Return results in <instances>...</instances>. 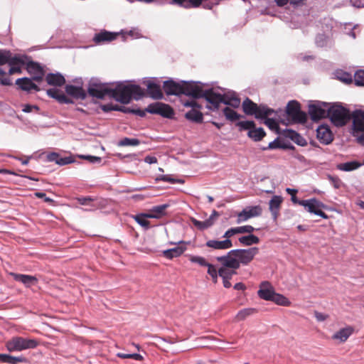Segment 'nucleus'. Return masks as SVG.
Listing matches in <instances>:
<instances>
[{"mask_svg":"<svg viewBox=\"0 0 364 364\" xmlns=\"http://www.w3.org/2000/svg\"><path fill=\"white\" fill-rule=\"evenodd\" d=\"M144 96V90L136 85L118 84L111 89V97L122 104L129 103L132 97L137 100Z\"/></svg>","mask_w":364,"mask_h":364,"instance_id":"f257e3e1","label":"nucleus"},{"mask_svg":"<svg viewBox=\"0 0 364 364\" xmlns=\"http://www.w3.org/2000/svg\"><path fill=\"white\" fill-rule=\"evenodd\" d=\"M146 112L151 114H159L164 117L169 119L172 118L174 115L173 109L170 105L159 102L149 105L145 110L132 109L131 111V112L141 117L145 116Z\"/></svg>","mask_w":364,"mask_h":364,"instance_id":"f03ea898","label":"nucleus"},{"mask_svg":"<svg viewBox=\"0 0 364 364\" xmlns=\"http://www.w3.org/2000/svg\"><path fill=\"white\" fill-rule=\"evenodd\" d=\"M242 110L247 115H255L257 119H264L274 113L273 109L264 105H257L249 98H246L242 102Z\"/></svg>","mask_w":364,"mask_h":364,"instance_id":"7ed1b4c3","label":"nucleus"},{"mask_svg":"<svg viewBox=\"0 0 364 364\" xmlns=\"http://www.w3.org/2000/svg\"><path fill=\"white\" fill-rule=\"evenodd\" d=\"M38 344V341L36 339L14 336L6 343V347L9 352H14L33 349L36 348Z\"/></svg>","mask_w":364,"mask_h":364,"instance_id":"20e7f679","label":"nucleus"},{"mask_svg":"<svg viewBox=\"0 0 364 364\" xmlns=\"http://www.w3.org/2000/svg\"><path fill=\"white\" fill-rule=\"evenodd\" d=\"M328 117L336 127H343L350 119V113L341 105H333L328 109Z\"/></svg>","mask_w":364,"mask_h":364,"instance_id":"39448f33","label":"nucleus"},{"mask_svg":"<svg viewBox=\"0 0 364 364\" xmlns=\"http://www.w3.org/2000/svg\"><path fill=\"white\" fill-rule=\"evenodd\" d=\"M286 112L287 116L294 122L303 124L307 120L306 113L301 110V105L296 100H291L288 102Z\"/></svg>","mask_w":364,"mask_h":364,"instance_id":"423d86ee","label":"nucleus"},{"mask_svg":"<svg viewBox=\"0 0 364 364\" xmlns=\"http://www.w3.org/2000/svg\"><path fill=\"white\" fill-rule=\"evenodd\" d=\"M259 252V249L257 247H251L249 249H237L232 250V253L235 254V256L237 258V261H239V265L240 264L247 265L250 263L255 256L257 255Z\"/></svg>","mask_w":364,"mask_h":364,"instance_id":"0eeeda50","label":"nucleus"},{"mask_svg":"<svg viewBox=\"0 0 364 364\" xmlns=\"http://www.w3.org/2000/svg\"><path fill=\"white\" fill-rule=\"evenodd\" d=\"M262 208L260 205L249 206L237 214V224L247 221L250 218L257 217L262 215Z\"/></svg>","mask_w":364,"mask_h":364,"instance_id":"6e6552de","label":"nucleus"},{"mask_svg":"<svg viewBox=\"0 0 364 364\" xmlns=\"http://www.w3.org/2000/svg\"><path fill=\"white\" fill-rule=\"evenodd\" d=\"M299 205L304 206L309 213H314L325 219L328 218L327 215L320 209L321 203L315 198L301 200V202H299Z\"/></svg>","mask_w":364,"mask_h":364,"instance_id":"1a4fd4ad","label":"nucleus"},{"mask_svg":"<svg viewBox=\"0 0 364 364\" xmlns=\"http://www.w3.org/2000/svg\"><path fill=\"white\" fill-rule=\"evenodd\" d=\"M203 91V88L195 82H182L181 94L192 97L194 99H199L202 98Z\"/></svg>","mask_w":364,"mask_h":364,"instance_id":"9d476101","label":"nucleus"},{"mask_svg":"<svg viewBox=\"0 0 364 364\" xmlns=\"http://www.w3.org/2000/svg\"><path fill=\"white\" fill-rule=\"evenodd\" d=\"M216 260L222 264V267L237 269L240 268L239 261L235 254L232 253V250L228 252L225 255L217 257Z\"/></svg>","mask_w":364,"mask_h":364,"instance_id":"9b49d317","label":"nucleus"},{"mask_svg":"<svg viewBox=\"0 0 364 364\" xmlns=\"http://www.w3.org/2000/svg\"><path fill=\"white\" fill-rule=\"evenodd\" d=\"M26 70L33 75L32 80L38 82H41L44 76V70L42 67L36 62L29 61L26 63Z\"/></svg>","mask_w":364,"mask_h":364,"instance_id":"f8f14e48","label":"nucleus"},{"mask_svg":"<svg viewBox=\"0 0 364 364\" xmlns=\"http://www.w3.org/2000/svg\"><path fill=\"white\" fill-rule=\"evenodd\" d=\"M88 94L97 99H104L106 95L111 97V88L106 87L102 84H93L87 90Z\"/></svg>","mask_w":364,"mask_h":364,"instance_id":"ddd939ff","label":"nucleus"},{"mask_svg":"<svg viewBox=\"0 0 364 364\" xmlns=\"http://www.w3.org/2000/svg\"><path fill=\"white\" fill-rule=\"evenodd\" d=\"M275 293L274 288L268 281L260 283L257 291L258 296L265 301H270Z\"/></svg>","mask_w":364,"mask_h":364,"instance_id":"4468645a","label":"nucleus"},{"mask_svg":"<svg viewBox=\"0 0 364 364\" xmlns=\"http://www.w3.org/2000/svg\"><path fill=\"white\" fill-rule=\"evenodd\" d=\"M353 120V127L355 132H364V112L357 109L350 114Z\"/></svg>","mask_w":364,"mask_h":364,"instance_id":"2eb2a0df","label":"nucleus"},{"mask_svg":"<svg viewBox=\"0 0 364 364\" xmlns=\"http://www.w3.org/2000/svg\"><path fill=\"white\" fill-rule=\"evenodd\" d=\"M223 95L213 92V89L203 90L202 98H205L208 102L212 104L215 109L219 108L220 103L223 100Z\"/></svg>","mask_w":364,"mask_h":364,"instance_id":"dca6fc26","label":"nucleus"},{"mask_svg":"<svg viewBox=\"0 0 364 364\" xmlns=\"http://www.w3.org/2000/svg\"><path fill=\"white\" fill-rule=\"evenodd\" d=\"M309 114L311 119L314 122L328 117V111L322 108L319 105H310L309 107Z\"/></svg>","mask_w":364,"mask_h":364,"instance_id":"f3484780","label":"nucleus"},{"mask_svg":"<svg viewBox=\"0 0 364 364\" xmlns=\"http://www.w3.org/2000/svg\"><path fill=\"white\" fill-rule=\"evenodd\" d=\"M163 89L167 95H180L182 92V83H178L173 80L164 81Z\"/></svg>","mask_w":364,"mask_h":364,"instance_id":"a211bd4d","label":"nucleus"},{"mask_svg":"<svg viewBox=\"0 0 364 364\" xmlns=\"http://www.w3.org/2000/svg\"><path fill=\"white\" fill-rule=\"evenodd\" d=\"M205 246L215 250H228L232 247L231 240H209L205 242Z\"/></svg>","mask_w":364,"mask_h":364,"instance_id":"6ab92c4d","label":"nucleus"},{"mask_svg":"<svg viewBox=\"0 0 364 364\" xmlns=\"http://www.w3.org/2000/svg\"><path fill=\"white\" fill-rule=\"evenodd\" d=\"M316 132L317 138L323 144H328L333 139V134L327 126H319L316 130Z\"/></svg>","mask_w":364,"mask_h":364,"instance_id":"aec40b11","label":"nucleus"},{"mask_svg":"<svg viewBox=\"0 0 364 364\" xmlns=\"http://www.w3.org/2000/svg\"><path fill=\"white\" fill-rule=\"evenodd\" d=\"M47 95L55 100H56L60 104H72L73 101L68 97L61 90L55 88L48 89L46 91Z\"/></svg>","mask_w":364,"mask_h":364,"instance_id":"412c9836","label":"nucleus"},{"mask_svg":"<svg viewBox=\"0 0 364 364\" xmlns=\"http://www.w3.org/2000/svg\"><path fill=\"white\" fill-rule=\"evenodd\" d=\"M147 95L154 100H161L164 95L161 86L153 81L146 83Z\"/></svg>","mask_w":364,"mask_h":364,"instance_id":"4be33fe9","label":"nucleus"},{"mask_svg":"<svg viewBox=\"0 0 364 364\" xmlns=\"http://www.w3.org/2000/svg\"><path fill=\"white\" fill-rule=\"evenodd\" d=\"M16 84L23 91L30 92L32 90H34L36 92H38L41 90L40 87L33 82L32 80L28 77L18 78L16 80Z\"/></svg>","mask_w":364,"mask_h":364,"instance_id":"5701e85b","label":"nucleus"},{"mask_svg":"<svg viewBox=\"0 0 364 364\" xmlns=\"http://www.w3.org/2000/svg\"><path fill=\"white\" fill-rule=\"evenodd\" d=\"M65 90L68 95L77 100H85L87 97V94L82 87L67 85Z\"/></svg>","mask_w":364,"mask_h":364,"instance_id":"b1692460","label":"nucleus"},{"mask_svg":"<svg viewBox=\"0 0 364 364\" xmlns=\"http://www.w3.org/2000/svg\"><path fill=\"white\" fill-rule=\"evenodd\" d=\"M10 274L16 281L23 283L28 287L36 284L38 282V279L34 276L13 272L10 273Z\"/></svg>","mask_w":364,"mask_h":364,"instance_id":"393cba45","label":"nucleus"},{"mask_svg":"<svg viewBox=\"0 0 364 364\" xmlns=\"http://www.w3.org/2000/svg\"><path fill=\"white\" fill-rule=\"evenodd\" d=\"M46 81L49 85L55 87H61L65 83L64 76L59 73L47 74Z\"/></svg>","mask_w":364,"mask_h":364,"instance_id":"a878e982","label":"nucleus"},{"mask_svg":"<svg viewBox=\"0 0 364 364\" xmlns=\"http://www.w3.org/2000/svg\"><path fill=\"white\" fill-rule=\"evenodd\" d=\"M354 328L352 326H347L340 329L332 336L333 340H338L340 343L346 342L348 338L353 333Z\"/></svg>","mask_w":364,"mask_h":364,"instance_id":"bb28decb","label":"nucleus"},{"mask_svg":"<svg viewBox=\"0 0 364 364\" xmlns=\"http://www.w3.org/2000/svg\"><path fill=\"white\" fill-rule=\"evenodd\" d=\"M282 198L279 196H274L269 201V210L274 220L279 215V211L282 203Z\"/></svg>","mask_w":364,"mask_h":364,"instance_id":"cd10ccee","label":"nucleus"},{"mask_svg":"<svg viewBox=\"0 0 364 364\" xmlns=\"http://www.w3.org/2000/svg\"><path fill=\"white\" fill-rule=\"evenodd\" d=\"M117 36V33H116L104 31L95 34L93 40L96 43H102L112 41L116 39Z\"/></svg>","mask_w":364,"mask_h":364,"instance_id":"c85d7f7f","label":"nucleus"},{"mask_svg":"<svg viewBox=\"0 0 364 364\" xmlns=\"http://www.w3.org/2000/svg\"><path fill=\"white\" fill-rule=\"evenodd\" d=\"M168 207L167 204L154 206L146 216L149 218H161L166 215V210Z\"/></svg>","mask_w":364,"mask_h":364,"instance_id":"c756f323","label":"nucleus"},{"mask_svg":"<svg viewBox=\"0 0 364 364\" xmlns=\"http://www.w3.org/2000/svg\"><path fill=\"white\" fill-rule=\"evenodd\" d=\"M284 135L291 139L293 141H294L296 144L304 146L306 144V141L304 137H302L299 134H298L296 132L287 129L284 131Z\"/></svg>","mask_w":364,"mask_h":364,"instance_id":"7c9ffc66","label":"nucleus"},{"mask_svg":"<svg viewBox=\"0 0 364 364\" xmlns=\"http://www.w3.org/2000/svg\"><path fill=\"white\" fill-rule=\"evenodd\" d=\"M47 161H55L57 164L63 166L70 164L73 161L69 157H61L58 154L53 152L47 155Z\"/></svg>","mask_w":364,"mask_h":364,"instance_id":"2f4dec72","label":"nucleus"},{"mask_svg":"<svg viewBox=\"0 0 364 364\" xmlns=\"http://www.w3.org/2000/svg\"><path fill=\"white\" fill-rule=\"evenodd\" d=\"M185 117L193 122L200 124L203 121V114L196 109H192L186 113Z\"/></svg>","mask_w":364,"mask_h":364,"instance_id":"473e14b6","label":"nucleus"},{"mask_svg":"<svg viewBox=\"0 0 364 364\" xmlns=\"http://www.w3.org/2000/svg\"><path fill=\"white\" fill-rule=\"evenodd\" d=\"M186 250V247H176L174 248L168 249L163 251V256L167 259H171L173 257L181 256Z\"/></svg>","mask_w":364,"mask_h":364,"instance_id":"72a5a7b5","label":"nucleus"},{"mask_svg":"<svg viewBox=\"0 0 364 364\" xmlns=\"http://www.w3.org/2000/svg\"><path fill=\"white\" fill-rule=\"evenodd\" d=\"M222 98V103L231 106L232 107L237 108L240 105V100L236 97L235 94H225L223 95Z\"/></svg>","mask_w":364,"mask_h":364,"instance_id":"f704fd0d","label":"nucleus"},{"mask_svg":"<svg viewBox=\"0 0 364 364\" xmlns=\"http://www.w3.org/2000/svg\"><path fill=\"white\" fill-rule=\"evenodd\" d=\"M191 221L196 228H197L199 230L201 231L206 230L214 225L213 222H212V220L209 219H207L205 221H199L194 218H191Z\"/></svg>","mask_w":364,"mask_h":364,"instance_id":"c9c22d12","label":"nucleus"},{"mask_svg":"<svg viewBox=\"0 0 364 364\" xmlns=\"http://www.w3.org/2000/svg\"><path fill=\"white\" fill-rule=\"evenodd\" d=\"M270 301H273L277 305L282 306H289L291 304L288 298H287L282 294L276 292L274 293V296H272Z\"/></svg>","mask_w":364,"mask_h":364,"instance_id":"e433bc0d","label":"nucleus"},{"mask_svg":"<svg viewBox=\"0 0 364 364\" xmlns=\"http://www.w3.org/2000/svg\"><path fill=\"white\" fill-rule=\"evenodd\" d=\"M25 360L23 357H14L7 354H0V361L8 364H17Z\"/></svg>","mask_w":364,"mask_h":364,"instance_id":"4c0bfd02","label":"nucleus"},{"mask_svg":"<svg viewBox=\"0 0 364 364\" xmlns=\"http://www.w3.org/2000/svg\"><path fill=\"white\" fill-rule=\"evenodd\" d=\"M238 240L242 245L245 246H250L259 242V238L252 234L240 237Z\"/></svg>","mask_w":364,"mask_h":364,"instance_id":"58836bf2","label":"nucleus"},{"mask_svg":"<svg viewBox=\"0 0 364 364\" xmlns=\"http://www.w3.org/2000/svg\"><path fill=\"white\" fill-rule=\"evenodd\" d=\"M362 164L353 161L338 165V168L344 171H351L360 167Z\"/></svg>","mask_w":364,"mask_h":364,"instance_id":"ea45409f","label":"nucleus"},{"mask_svg":"<svg viewBox=\"0 0 364 364\" xmlns=\"http://www.w3.org/2000/svg\"><path fill=\"white\" fill-rule=\"evenodd\" d=\"M225 118L230 122H235L240 119L242 116L229 107H226L223 110Z\"/></svg>","mask_w":364,"mask_h":364,"instance_id":"a19ab883","label":"nucleus"},{"mask_svg":"<svg viewBox=\"0 0 364 364\" xmlns=\"http://www.w3.org/2000/svg\"><path fill=\"white\" fill-rule=\"evenodd\" d=\"M248 136L255 141H259L265 136V132L262 128H254L250 130L247 134Z\"/></svg>","mask_w":364,"mask_h":364,"instance_id":"79ce46f5","label":"nucleus"},{"mask_svg":"<svg viewBox=\"0 0 364 364\" xmlns=\"http://www.w3.org/2000/svg\"><path fill=\"white\" fill-rule=\"evenodd\" d=\"M257 312L256 309L254 308H247L240 310L237 314L236 315V318L237 321H242L245 319L247 316L256 314Z\"/></svg>","mask_w":364,"mask_h":364,"instance_id":"37998d69","label":"nucleus"},{"mask_svg":"<svg viewBox=\"0 0 364 364\" xmlns=\"http://www.w3.org/2000/svg\"><path fill=\"white\" fill-rule=\"evenodd\" d=\"M235 270L236 269L221 267L218 269V275L222 277V279H232V276L236 274Z\"/></svg>","mask_w":364,"mask_h":364,"instance_id":"c03bdc74","label":"nucleus"},{"mask_svg":"<svg viewBox=\"0 0 364 364\" xmlns=\"http://www.w3.org/2000/svg\"><path fill=\"white\" fill-rule=\"evenodd\" d=\"M9 62L7 64H9L10 66H15L18 65H24L25 62L22 57L18 55H12L11 52L9 50V57H8Z\"/></svg>","mask_w":364,"mask_h":364,"instance_id":"a18cd8bd","label":"nucleus"},{"mask_svg":"<svg viewBox=\"0 0 364 364\" xmlns=\"http://www.w3.org/2000/svg\"><path fill=\"white\" fill-rule=\"evenodd\" d=\"M336 77L340 81L346 84H350L353 82L352 75L347 72L338 71L336 73Z\"/></svg>","mask_w":364,"mask_h":364,"instance_id":"49530a36","label":"nucleus"},{"mask_svg":"<svg viewBox=\"0 0 364 364\" xmlns=\"http://www.w3.org/2000/svg\"><path fill=\"white\" fill-rule=\"evenodd\" d=\"M140 144V141L138 139H131L128 137H125L120 140L118 143L119 146H138Z\"/></svg>","mask_w":364,"mask_h":364,"instance_id":"de8ad7c7","label":"nucleus"},{"mask_svg":"<svg viewBox=\"0 0 364 364\" xmlns=\"http://www.w3.org/2000/svg\"><path fill=\"white\" fill-rule=\"evenodd\" d=\"M134 220L142 227L148 229L150 228V222L147 220L146 214L136 215L134 217Z\"/></svg>","mask_w":364,"mask_h":364,"instance_id":"09e8293b","label":"nucleus"},{"mask_svg":"<svg viewBox=\"0 0 364 364\" xmlns=\"http://www.w3.org/2000/svg\"><path fill=\"white\" fill-rule=\"evenodd\" d=\"M188 259L191 262L197 263L202 267H207L209 264L204 257L200 256L189 255Z\"/></svg>","mask_w":364,"mask_h":364,"instance_id":"8fccbe9b","label":"nucleus"},{"mask_svg":"<svg viewBox=\"0 0 364 364\" xmlns=\"http://www.w3.org/2000/svg\"><path fill=\"white\" fill-rule=\"evenodd\" d=\"M241 130H252L255 127V123L253 121H242L238 122L236 124Z\"/></svg>","mask_w":364,"mask_h":364,"instance_id":"3c124183","label":"nucleus"},{"mask_svg":"<svg viewBox=\"0 0 364 364\" xmlns=\"http://www.w3.org/2000/svg\"><path fill=\"white\" fill-rule=\"evenodd\" d=\"M156 181H165V182H169L171 183H183V180L174 179L168 175H161L156 178Z\"/></svg>","mask_w":364,"mask_h":364,"instance_id":"603ef678","label":"nucleus"},{"mask_svg":"<svg viewBox=\"0 0 364 364\" xmlns=\"http://www.w3.org/2000/svg\"><path fill=\"white\" fill-rule=\"evenodd\" d=\"M355 84L358 86H364V70H359L354 75Z\"/></svg>","mask_w":364,"mask_h":364,"instance_id":"864d4df0","label":"nucleus"},{"mask_svg":"<svg viewBox=\"0 0 364 364\" xmlns=\"http://www.w3.org/2000/svg\"><path fill=\"white\" fill-rule=\"evenodd\" d=\"M264 124L272 131L278 132L279 127L277 121L272 118H268L267 117L264 119Z\"/></svg>","mask_w":364,"mask_h":364,"instance_id":"5fc2aeb1","label":"nucleus"},{"mask_svg":"<svg viewBox=\"0 0 364 364\" xmlns=\"http://www.w3.org/2000/svg\"><path fill=\"white\" fill-rule=\"evenodd\" d=\"M207 267H208V273L212 277L213 282L214 283H217L218 270H217L215 267L211 264H208Z\"/></svg>","mask_w":364,"mask_h":364,"instance_id":"6e6d98bb","label":"nucleus"},{"mask_svg":"<svg viewBox=\"0 0 364 364\" xmlns=\"http://www.w3.org/2000/svg\"><path fill=\"white\" fill-rule=\"evenodd\" d=\"M328 179L331 185L336 189L340 188L343 186L342 181L337 176L328 175Z\"/></svg>","mask_w":364,"mask_h":364,"instance_id":"4d7b16f0","label":"nucleus"},{"mask_svg":"<svg viewBox=\"0 0 364 364\" xmlns=\"http://www.w3.org/2000/svg\"><path fill=\"white\" fill-rule=\"evenodd\" d=\"M9 50L6 49H0V65L7 64L9 62Z\"/></svg>","mask_w":364,"mask_h":364,"instance_id":"13d9d810","label":"nucleus"},{"mask_svg":"<svg viewBox=\"0 0 364 364\" xmlns=\"http://www.w3.org/2000/svg\"><path fill=\"white\" fill-rule=\"evenodd\" d=\"M237 234H239L238 227L231 228L224 233L223 237L225 240H230V237Z\"/></svg>","mask_w":364,"mask_h":364,"instance_id":"bf43d9fd","label":"nucleus"},{"mask_svg":"<svg viewBox=\"0 0 364 364\" xmlns=\"http://www.w3.org/2000/svg\"><path fill=\"white\" fill-rule=\"evenodd\" d=\"M237 234H239L238 227L231 228L224 233L223 237L225 240H230V237Z\"/></svg>","mask_w":364,"mask_h":364,"instance_id":"052dcab7","label":"nucleus"},{"mask_svg":"<svg viewBox=\"0 0 364 364\" xmlns=\"http://www.w3.org/2000/svg\"><path fill=\"white\" fill-rule=\"evenodd\" d=\"M237 234H239L238 227L231 228L224 233L223 237L225 240H230V237Z\"/></svg>","mask_w":364,"mask_h":364,"instance_id":"680f3d73","label":"nucleus"},{"mask_svg":"<svg viewBox=\"0 0 364 364\" xmlns=\"http://www.w3.org/2000/svg\"><path fill=\"white\" fill-rule=\"evenodd\" d=\"M255 230V228L252 225H244V226H239L238 227V231L239 234L242 233H252Z\"/></svg>","mask_w":364,"mask_h":364,"instance_id":"e2e57ef3","label":"nucleus"},{"mask_svg":"<svg viewBox=\"0 0 364 364\" xmlns=\"http://www.w3.org/2000/svg\"><path fill=\"white\" fill-rule=\"evenodd\" d=\"M101 108L104 112H106L112 110H122L121 108L119 107V106H113L112 105L110 104L103 105H102Z\"/></svg>","mask_w":364,"mask_h":364,"instance_id":"0e129e2a","label":"nucleus"},{"mask_svg":"<svg viewBox=\"0 0 364 364\" xmlns=\"http://www.w3.org/2000/svg\"><path fill=\"white\" fill-rule=\"evenodd\" d=\"M183 105L185 107H191L193 109H196V108L200 109L201 108V105H199L198 102H196L195 100H191V101L187 100L183 102Z\"/></svg>","mask_w":364,"mask_h":364,"instance_id":"69168bd1","label":"nucleus"},{"mask_svg":"<svg viewBox=\"0 0 364 364\" xmlns=\"http://www.w3.org/2000/svg\"><path fill=\"white\" fill-rule=\"evenodd\" d=\"M22 110L24 112L28 113L33 110L38 111L39 107L36 105H25Z\"/></svg>","mask_w":364,"mask_h":364,"instance_id":"338daca9","label":"nucleus"},{"mask_svg":"<svg viewBox=\"0 0 364 364\" xmlns=\"http://www.w3.org/2000/svg\"><path fill=\"white\" fill-rule=\"evenodd\" d=\"M77 200L80 205H89L92 201V199L90 197H82L77 198Z\"/></svg>","mask_w":364,"mask_h":364,"instance_id":"774afa93","label":"nucleus"}]
</instances>
